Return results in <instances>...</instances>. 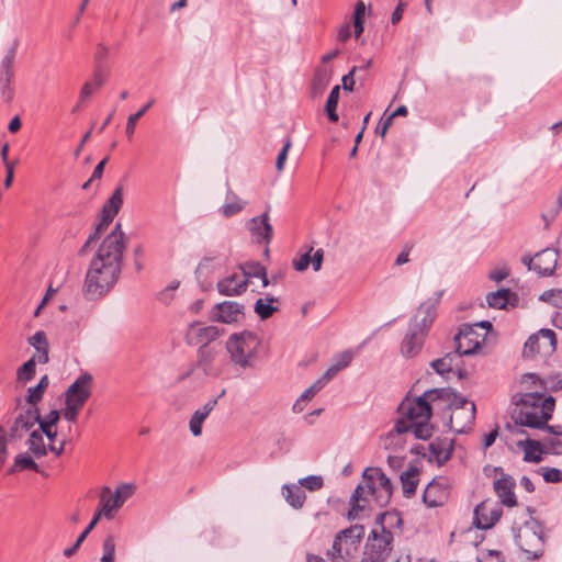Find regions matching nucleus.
<instances>
[{"instance_id": "a211bd4d", "label": "nucleus", "mask_w": 562, "mask_h": 562, "mask_svg": "<svg viewBox=\"0 0 562 562\" xmlns=\"http://www.w3.org/2000/svg\"><path fill=\"white\" fill-rule=\"evenodd\" d=\"M244 316V305L233 301L218 303L213 308V319L232 324L237 323Z\"/></svg>"}, {"instance_id": "7ed1b4c3", "label": "nucleus", "mask_w": 562, "mask_h": 562, "mask_svg": "<svg viewBox=\"0 0 562 562\" xmlns=\"http://www.w3.org/2000/svg\"><path fill=\"white\" fill-rule=\"evenodd\" d=\"M392 493V483L380 468L366 469L363 482L356 487L350 498L348 517L357 518L360 512L371 505V502L380 508L387 506Z\"/></svg>"}, {"instance_id": "7c9ffc66", "label": "nucleus", "mask_w": 562, "mask_h": 562, "mask_svg": "<svg viewBox=\"0 0 562 562\" xmlns=\"http://www.w3.org/2000/svg\"><path fill=\"white\" fill-rule=\"evenodd\" d=\"M22 470H33L37 473L46 475L43 471H41L38 464L34 461L33 457L27 452L19 453L15 459L13 465L9 469L8 473H14L16 471Z\"/></svg>"}, {"instance_id": "3c124183", "label": "nucleus", "mask_w": 562, "mask_h": 562, "mask_svg": "<svg viewBox=\"0 0 562 562\" xmlns=\"http://www.w3.org/2000/svg\"><path fill=\"white\" fill-rule=\"evenodd\" d=\"M412 429L415 437L418 439L426 440L431 437L432 428L429 426L428 422L412 423Z\"/></svg>"}, {"instance_id": "473e14b6", "label": "nucleus", "mask_w": 562, "mask_h": 562, "mask_svg": "<svg viewBox=\"0 0 562 562\" xmlns=\"http://www.w3.org/2000/svg\"><path fill=\"white\" fill-rule=\"evenodd\" d=\"M227 202L221 207V212L225 217H232L241 212L246 202L239 199L233 191L228 190L226 195Z\"/></svg>"}, {"instance_id": "09e8293b", "label": "nucleus", "mask_w": 562, "mask_h": 562, "mask_svg": "<svg viewBox=\"0 0 562 562\" xmlns=\"http://www.w3.org/2000/svg\"><path fill=\"white\" fill-rule=\"evenodd\" d=\"M59 419L60 413L57 409H53L44 417H42L41 414L38 413V420H36V424L38 425V427H56Z\"/></svg>"}, {"instance_id": "39448f33", "label": "nucleus", "mask_w": 562, "mask_h": 562, "mask_svg": "<svg viewBox=\"0 0 562 562\" xmlns=\"http://www.w3.org/2000/svg\"><path fill=\"white\" fill-rule=\"evenodd\" d=\"M452 390L449 387L431 389L417 398H405L397 411L412 423L429 422L432 415V404L450 403Z\"/></svg>"}, {"instance_id": "412c9836", "label": "nucleus", "mask_w": 562, "mask_h": 562, "mask_svg": "<svg viewBox=\"0 0 562 562\" xmlns=\"http://www.w3.org/2000/svg\"><path fill=\"white\" fill-rule=\"evenodd\" d=\"M222 334L223 330L214 325L204 327L191 325L190 333L188 335L189 344L207 346L211 341H214Z\"/></svg>"}, {"instance_id": "864d4df0", "label": "nucleus", "mask_w": 562, "mask_h": 562, "mask_svg": "<svg viewBox=\"0 0 562 562\" xmlns=\"http://www.w3.org/2000/svg\"><path fill=\"white\" fill-rule=\"evenodd\" d=\"M542 476L543 480L548 483H559L562 482V471L557 468H542Z\"/></svg>"}, {"instance_id": "f704fd0d", "label": "nucleus", "mask_w": 562, "mask_h": 562, "mask_svg": "<svg viewBox=\"0 0 562 562\" xmlns=\"http://www.w3.org/2000/svg\"><path fill=\"white\" fill-rule=\"evenodd\" d=\"M278 297L274 296H268L266 299H258L255 303V313L261 318V319H268L278 311L277 306H273L272 303L278 302Z\"/></svg>"}, {"instance_id": "6e6d98bb", "label": "nucleus", "mask_w": 562, "mask_h": 562, "mask_svg": "<svg viewBox=\"0 0 562 562\" xmlns=\"http://www.w3.org/2000/svg\"><path fill=\"white\" fill-rule=\"evenodd\" d=\"M313 248L311 247L310 250L303 255L300 256L299 259L293 260V267L296 271H304L308 268L311 263V251Z\"/></svg>"}, {"instance_id": "4d7b16f0", "label": "nucleus", "mask_w": 562, "mask_h": 562, "mask_svg": "<svg viewBox=\"0 0 562 562\" xmlns=\"http://www.w3.org/2000/svg\"><path fill=\"white\" fill-rule=\"evenodd\" d=\"M82 407L72 405V404H65V408L63 411V417L68 420L69 423H75L77 420L78 414Z\"/></svg>"}, {"instance_id": "4c0bfd02", "label": "nucleus", "mask_w": 562, "mask_h": 562, "mask_svg": "<svg viewBox=\"0 0 562 562\" xmlns=\"http://www.w3.org/2000/svg\"><path fill=\"white\" fill-rule=\"evenodd\" d=\"M459 356L456 353H447L445 357L440 359H436L431 361L430 366L431 368L440 375L445 376L446 374H449L453 370V360L454 358H458Z\"/></svg>"}, {"instance_id": "393cba45", "label": "nucleus", "mask_w": 562, "mask_h": 562, "mask_svg": "<svg viewBox=\"0 0 562 562\" xmlns=\"http://www.w3.org/2000/svg\"><path fill=\"white\" fill-rule=\"evenodd\" d=\"M517 446L525 452L524 461L540 463L543 460V446L541 441L527 438L526 440L518 441Z\"/></svg>"}, {"instance_id": "ddd939ff", "label": "nucleus", "mask_w": 562, "mask_h": 562, "mask_svg": "<svg viewBox=\"0 0 562 562\" xmlns=\"http://www.w3.org/2000/svg\"><path fill=\"white\" fill-rule=\"evenodd\" d=\"M450 497V484L448 479L439 476L434 479L423 493V502L428 507L445 505Z\"/></svg>"}, {"instance_id": "dca6fc26", "label": "nucleus", "mask_w": 562, "mask_h": 562, "mask_svg": "<svg viewBox=\"0 0 562 562\" xmlns=\"http://www.w3.org/2000/svg\"><path fill=\"white\" fill-rule=\"evenodd\" d=\"M490 505L491 504L485 501L475 507L473 525L477 529H490L499 520L502 508L497 506L490 508Z\"/></svg>"}, {"instance_id": "774afa93", "label": "nucleus", "mask_w": 562, "mask_h": 562, "mask_svg": "<svg viewBox=\"0 0 562 562\" xmlns=\"http://www.w3.org/2000/svg\"><path fill=\"white\" fill-rule=\"evenodd\" d=\"M339 371V367L331 364L318 380L326 385Z\"/></svg>"}, {"instance_id": "f8f14e48", "label": "nucleus", "mask_w": 562, "mask_h": 562, "mask_svg": "<svg viewBox=\"0 0 562 562\" xmlns=\"http://www.w3.org/2000/svg\"><path fill=\"white\" fill-rule=\"evenodd\" d=\"M458 356H470L476 352L484 341V335L474 329V326L463 324L454 337Z\"/></svg>"}, {"instance_id": "423d86ee", "label": "nucleus", "mask_w": 562, "mask_h": 562, "mask_svg": "<svg viewBox=\"0 0 562 562\" xmlns=\"http://www.w3.org/2000/svg\"><path fill=\"white\" fill-rule=\"evenodd\" d=\"M363 535L364 528L361 525H353L340 531L327 552L331 562H346L355 558Z\"/></svg>"}, {"instance_id": "a18cd8bd", "label": "nucleus", "mask_w": 562, "mask_h": 562, "mask_svg": "<svg viewBox=\"0 0 562 562\" xmlns=\"http://www.w3.org/2000/svg\"><path fill=\"white\" fill-rule=\"evenodd\" d=\"M35 367H36L35 357H32L26 362H24L22 367L19 368V370H18L19 380H23V381L32 380L35 375Z\"/></svg>"}, {"instance_id": "5fc2aeb1", "label": "nucleus", "mask_w": 562, "mask_h": 562, "mask_svg": "<svg viewBox=\"0 0 562 562\" xmlns=\"http://www.w3.org/2000/svg\"><path fill=\"white\" fill-rule=\"evenodd\" d=\"M291 146H292V140H291V138L288 137L284 140L283 147H282V149L280 150V153H279V155L277 157L276 168H277L278 171H282L283 170L284 164H285L286 158H288V153H289Z\"/></svg>"}, {"instance_id": "69168bd1", "label": "nucleus", "mask_w": 562, "mask_h": 562, "mask_svg": "<svg viewBox=\"0 0 562 562\" xmlns=\"http://www.w3.org/2000/svg\"><path fill=\"white\" fill-rule=\"evenodd\" d=\"M510 271L507 267L498 268L490 272V279L501 282L509 276Z\"/></svg>"}, {"instance_id": "a878e982", "label": "nucleus", "mask_w": 562, "mask_h": 562, "mask_svg": "<svg viewBox=\"0 0 562 562\" xmlns=\"http://www.w3.org/2000/svg\"><path fill=\"white\" fill-rule=\"evenodd\" d=\"M215 351L207 346H200L198 350V360L196 364L193 366L180 380L188 378L192 374L195 367L201 368L204 374H209L212 368V363L214 361Z\"/></svg>"}, {"instance_id": "603ef678", "label": "nucleus", "mask_w": 562, "mask_h": 562, "mask_svg": "<svg viewBox=\"0 0 562 562\" xmlns=\"http://www.w3.org/2000/svg\"><path fill=\"white\" fill-rule=\"evenodd\" d=\"M537 334L540 336V340L542 341L544 348H550L552 350L555 349L557 335L553 330L543 328L540 329Z\"/></svg>"}, {"instance_id": "c9c22d12", "label": "nucleus", "mask_w": 562, "mask_h": 562, "mask_svg": "<svg viewBox=\"0 0 562 562\" xmlns=\"http://www.w3.org/2000/svg\"><path fill=\"white\" fill-rule=\"evenodd\" d=\"M105 80H106V75L103 74L100 66H95V70L93 74V80L86 82L82 86L81 91H80V99L83 100L86 98H89L94 92V90L102 87V85L105 82Z\"/></svg>"}, {"instance_id": "c85d7f7f", "label": "nucleus", "mask_w": 562, "mask_h": 562, "mask_svg": "<svg viewBox=\"0 0 562 562\" xmlns=\"http://www.w3.org/2000/svg\"><path fill=\"white\" fill-rule=\"evenodd\" d=\"M123 204V187L119 186L112 195L108 199L101 210V214L106 216L108 221H113Z\"/></svg>"}, {"instance_id": "e2e57ef3", "label": "nucleus", "mask_w": 562, "mask_h": 562, "mask_svg": "<svg viewBox=\"0 0 562 562\" xmlns=\"http://www.w3.org/2000/svg\"><path fill=\"white\" fill-rule=\"evenodd\" d=\"M408 2H409V0H398V3L396 5V8L394 9L392 16H391L392 24H396L401 21L404 10L407 7Z\"/></svg>"}, {"instance_id": "1a4fd4ad", "label": "nucleus", "mask_w": 562, "mask_h": 562, "mask_svg": "<svg viewBox=\"0 0 562 562\" xmlns=\"http://www.w3.org/2000/svg\"><path fill=\"white\" fill-rule=\"evenodd\" d=\"M445 407L452 411L449 418L451 430L463 434L471 429L475 419V404L463 397H457L452 392L450 403H443Z\"/></svg>"}, {"instance_id": "6ab92c4d", "label": "nucleus", "mask_w": 562, "mask_h": 562, "mask_svg": "<svg viewBox=\"0 0 562 562\" xmlns=\"http://www.w3.org/2000/svg\"><path fill=\"white\" fill-rule=\"evenodd\" d=\"M247 227L250 231L251 235L255 237L257 243L269 244L271 241L273 236V229L269 222L268 212L261 214L260 216H256L249 220Z\"/></svg>"}, {"instance_id": "72a5a7b5", "label": "nucleus", "mask_w": 562, "mask_h": 562, "mask_svg": "<svg viewBox=\"0 0 562 562\" xmlns=\"http://www.w3.org/2000/svg\"><path fill=\"white\" fill-rule=\"evenodd\" d=\"M18 43L15 42L7 52L0 64V78L7 81L12 80L14 76L13 64L16 55Z\"/></svg>"}, {"instance_id": "6e6552de", "label": "nucleus", "mask_w": 562, "mask_h": 562, "mask_svg": "<svg viewBox=\"0 0 562 562\" xmlns=\"http://www.w3.org/2000/svg\"><path fill=\"white\" fill-rule=\"evenodd\" d=\"M516 544L527 554L528 559H538L543 553V533L541 525L531 519L515 532Z\"/></svg>"}, {"instance_id": "58836bf2", "label": "nucleus", "mask_w": 562, "mask_h": 562, "mask_svg": "<svg viewBox=\"0 0 562 562\" xmlns=\"http://www.w3.org/2000/svg\"><path fill=\"white\" fill-rule=\"evenodd\" d=\"M339 93H340V87L335 86L331 89V91L327 98L326 104H325V112L328 116V120L334 123L338 122V119H339V116L336 112L338 101H339Z\"/></svg>"}, {"instance_id": "cd10ccee", "label": "nucleus", "mask_w": 562, "mask_h": 562, "mask_svg": "<svg viewBox=\"0 0 562 562\" xmlns=\"http://www.w3.org/2000/svg\"><path fill=\"white\" fill-rule=\"evenodd\" d=\"M517 294L509 289H501L486 295L488 306L493 308H505L510 301H517Z\"/></svg>"}, {"instance_id": "0e129e2a", "label": "nucleus", "mask_w": 562, "mask_h": 562, "mask_svg": "<svg viewBox=\"0 0 562 562\" xmlns=\"http://www.w3.org/2000/svg\"><path fill=\"white\" fill-rule=\"evenodd\" d=\"M358 70L357 66H353L351 70L342 77V87L347 91H352L355 86V72Z\"/></svg>"}, {"instance_id": "de8ad7c7", "label": "nucleus", "mask_w": 562, "mask_h": 562, "mask_svg": "<svg viewBox=\"0 0 562 562\" xmlns=\"http://www.w3.org/2000/svg\"><path fill=\"white\" fill-rule=\"evenodd\" d=\"M544 348L538 334L531 335L525 342L524 353L526 356L535 355L540 352Z\"/></svg>"}, {"instance_id": "bf43d9fd", "label": "nucleus", "mask_w": 562, "mask_h": 562, "mask_svg": "<svg viewBox=\"0 0 562 562\" xmlns=\"http://www.w3.org/2000/svg\"><path fill=\"white\" fill-rule=\"evenodd\" d=\"M0 92L5 102H10L13 99L14 91L11 87V80L0 78Z\"/></svg>"}, {"instance_id": "4be33fe9", "label": "nucleus", "mask_w": 562, "mask_h": 562, "mask_svg": "<svg viewBox=\"0 0 562 562\" xmlns=\"http://www.w3.org/2000/svg\"><path fill=\"white\" fill-rule=\"evenodd\" d=\"M535 271L540 276H551L554 273L559 254L555 249L546 248L535 256Z\"/></svg>"}, {"instance_id": "f3484780", "label": "nucleus", "mask_w": 562, "mask_h": 562, "mask_svg": "<svg viewBox=\"0 0 562 562\" xmlns=\"http://www.w3.org/2000/svg\"><path fill=\"white\" fill-rule=\"evenodd\" d=\"M436 317V303L424 302L419 305L414 318L409 323V327L419 330L426 337L427 333Z\"/></svg>"}, {"instance_id": "9d476101", "label": "nucleus", "mask_w": 562, "mask_h": 562, "mask_svg": "<svg viewBox=\"0 0 562 562\" xmlns=\"http://www.w3.org/2000/svg\"><path fill=\"white\" fill-rule=\"evenodd\" d=\"M136 486L131 483L120 484L115 492L109 486H104L100 493V510L97 514L104 516L106 519H112L114 509L123 506V504L134 494Z\"/></svg>"}, {"instance_id": "8fccbe9b", "label": "nucleus", "mask_w": 562, "mask_h": 562, "mask_svg": "<svg viewBox=\"0 0 562 562\" xmlns=\"http://www.w3.org/2000/svg\"><path fill=\"white\" fill-rule=\"evenodd\" d=\"M301 486H304L308 491H318L324 485V480L321 475H310L299 481Z\"/></svg>"}, {"instance_id": "f257e3e1", "label": "nucleus", "mask_w": 562, "mask_h": 562, "mask_svg": "<svg viewBox=\"0 0 562 562\" xmlns=\"http://www.w3.org/2000/svg\"><path fill=\"white\" fill-rule=\"evenodd\" d=\"M125 247L122 224L116 223L113 231L100 244L90 262L83 284V294L87 299H100L115 285L122 271Z\"/></svg>"}, {"instance_id": "5701e85b", "label": "nucleus", "mask_w": 562, "mask_h": 562, "mask_svg": "<svg viewBox=\"0 0 562 562\" xmlns=\"http://www.w3.org/2000/svg\"><path fill=\"white\" fill-rule=\"evenodd\" d=\"M426 337L419 330H414L408 326V330L401 344V353L405 358H413L419 353Z\"/></svg>"}, {"instance_id": "2eb2a0df", "label": "nucleus", "mask_w": 562, "mask_h": 562, "mask_svg": "<svg viewBox=\"0 0 562 562\" xmlns=\"http://www.w3.org/2000/svg\"><path fill=\"white\" fill-rule=\"evenodd\" d=\"M494 471L501 474V477L494 481V490L501 503L507 507L517 505V498L514 493L516 482L513 476L503 472L502 468H495Z\"/></svg>"}, {"instance_id": "13d9d810", "label": "nucleus", "mask_w": 562, "mask_h": 562, "mask_svg": "<svg viewBox=\"0 0 562 562\" xmlns=\"http://www.w3.org/2000/svg\"><path fill=\"white\" fill-rule=\"evenodd\" d=\"M29 344L36 350L37 348L41 349L42 346L48 345L46 334L43 330L36 331L33 336L29 338Z\"/></svg>"}, {"instance_id": "c756f323", "label": "nucleus", "mask_w": 562, "mask_h": 562, "mask_svg": "<svg viewBox=\"0 0 562 562\" xmlns=\"http://www.w3.org/2000/svg\"><path fill=\"white\" fill-rule=\"evenodd\" d=\"M26 445L29 451L36 459H41L47 454L48 447L45 446L42 431H40L38 428L31 431Z\"/></svg>"}, {"instance_id": "c03bdc74", "label": "nucleus", "mask_w": 562, "mask_h": 562, "mask_svg": "<svg viewBox=\"0 0 562 562\" xmlns=\"http://www.w3.org/2000/svg\"><path fill=\"white\" fill-rule=\"evenodd\" d=\"M329 82V78L326 74L317 72L313 79L312 83V94L313 97H319L323 94L325 89L327 88Z\"/></svg>"}, {"instance_id": "4468645a", "label": "nucleus", "mask_w": 562, "mask_h": 562, "mask_svg": "<svg viewBox=\"0 0 562 562\" xmlns=\"http://www.w3.org/2000/svg\"><path fill=\"white\" fill-rule=\"evenodd\" d=\"M38 420V407L30 406L21 412L15 418L9 430V437L12 440L22 439L26 432L34 430Z\"/></svg>"}, {"instance_id": "37998d69", "label": "nucleus", "mask_w": 562, "mask_h": 562, "mask_svg": "<svg viewBox=\"0 0 562 562\" xmlns=\"http://www.w3.org/2000/svg\"><path fill=\"white\" fill-rule=\"evenodd\" d=\"M115 559V540L114 536L109 535L103 541V555L101 562H114Z\"/></svg>"}, {"instance_id": "0eeeda50", "label": "nucleus", "mask_w": 562, "mask_h": 562, "mask_svg": "<svg viewBox=\"0 0 562 562\" xmlns=\"http://www.w3.org/2000/svg\"><path fill=\"white\" fill-rule=\"evenodd\" d=\"M393 533L383 524L380 531L373 529L366 541L360 562H385L393 549Z\"/></svg>"}, {"instance_id": "338daca9", "label": "nucleus", "mask_w": 562, "mask_h": 562, "mask_svg": "<svg viewBox=\"0 0 562 562\" xmlns=\"http://www.w3.org/2000/svg\"><path fill=\"white\" fill-rule=\"evenodd\" d=\"M108 55H109V48L103 44H99L97 46V50L94 53V59H95L97 66L101 67V63L108 57Z\"/></svg>"}, {"instance_id": "f03ea898", "label": "nucleus", "mask_w": 562, "mask_h": 562, "mask_svg": "<svg viewBox=\"0 0 562 562\" xmlns=\"http://www.w3.org/2000/svg\"><path fill=\"white\" fill-rule=\"evenodd\" d=\"M531 381L532 384L539 383V389L525 393L513 395L512 401L516 405L513 414L515 425L533 429L546 430L557 437H562L561 425H548L552 418L555 400L552 396L544 397L547 386L535 373L522 375V383Z\"/></svg>"}, {"instance_id": "b1692460", "label": "nucleus", "mask_w": 562, "mask_h": 562, "mask_svg": "<svg viewBox=\"0 0 562 562\" xmlns=\"http://www.w3.org/2000/svg\"><path fill=\"white\" fill-rule=\"evenodd\" d=\"M247 289V278L233 273L217 282V290L222 295H239Z\"/></svg>"}, {"instance_id": "49530a36", "label": "nucleus", "mask_w": 562, "mask_h": 562, "mask_svg": "<svg viewBox=\"0 0 562 562\" xmlns=\"http://www.w3.org/2000/svg\"><path fill=\"white\" fill-rule=\"evenodd\" d=\"M543 446V454H554V456H561L562 454V441L560 439L555 438H547L541 442Z\"/></svg>"}, {"instance_id": "ea45409f", "label": "nucleus", "mask_w": 562, "mask_h": 562, "mask_svg": "<svg viewBox=\"0 0 562 562\" xmlns=\"http://www.w3.org/2000/svg\"><path fill=\"white\" fill-rule=\"evenodd\" d=\"M154 103H155V99H150L137 112H135L134 114H131L127 117L125 133L130 139H132V137L135 133V127H136L138 117H143L145 115V113L154 105Z\"/></svg>"}, {"instance_id": "20e7f679", "label": "nucleus", "mask_w": 562, "mask_h": 562, "mask_svg": "<svg viewBox=\"0 0 562 562\" xmlns=\"http://www.w3.org/2000/svg\"><path fill=\"white\" fill-rule=\"evenodd\" d=\"M262 339L256 333L243 330L232 334L226 340L231 362L239 369H254Z\"/></svg>"}, {"instance_id": "bb28decb", "label": "nucleus", "mask_w": 562, "mask_h": 562, "mask_svg": "<svg viewBox=\"0 0 562 562\" xmlns=\"http://www.w3.org/2000/svg\"><path fill=\"white\" fill-rule=\"evenodd\" d=\"M282 495L284 496L286 503L294 509L302 508L306 499L305 492L301 486L295 484L283 485Z\"/></svg>"}, {"instance_id": "79ce46f5", "label": "nucleus", "mask_w": 562, "mask_h": 562, "mask_svg": "<svg viewBox=\"0 0 562 562\" xmlns=\"http://www.w3.org/2000/svg\"><path fill=\"white\" fill-rule=\"evenodd\" d=\"M265 267L257 261H248L240 266L241 274L240 277L247 278V282L250 278H259L263 276Z\"/></svg>"}, {"instance_id": "680f3d73", "label": "nucleus", "mask_w": 562, "mask_h": 562, "mask_svg": "<svg viewBox=\"0 0 562 562\" xmlns=\"http://www.w3.org/2000/svg\"><path fill=\"white\" fill-rule=\"evenodd\" d=\"M325 385L316 380L310 387L302 393V400L311 401Z\"/></svg>"}, {"instance_id": "aec40b11", "label": "nucleus", "mask_w": 562, "mask_h": 562, "mask_svg": "<svg viewBox=\"0 0 562 562\" xmlns=\"http://www.w3.org/2000/svg\"><path fill=\"white\" fill-rule=\"evenodd\" d=\"M453 449V439L447 437H437L429 443L430 460H434L439 465H442L451 458Z\"/></svg>"}, {"instance_id": "e433bc0d", "label": "nucleus", "mask_w": 562, "mask_h": 562, "mask_svg": "<svg viewBox=\"0 0 562 562\" xmlns=\"http://www.w3.org/2000/svg\"><path fill=\"white\" fill-rule=\"evenodd\" d=\"M49 380L47 375L41 378L40 382L27 390L26 402L34 407H37L36 404L43 398L44 392L48 387Z\"/></svg>"}, {"instance_id": "052dcab7", "label": "nucleus", "mask_w": 562, "mask_h": 562, "mask_svg": "<svg viewBox=\"0 0 562 562\" xmlns=\"http://www.w3.org/2000/svg\"><path fill=\"white\" fill-rule=\"evenodd\" d=\"M353 353L351 351H344L335 358L334 364L339 367V370H342L351 363Z\"/></svg>"}, {"instance_id": "a19ab883", "label": "nucleus", "mask_w": 562, "mask_h": 562, "mask_svg": "<svg viewBox=\"0 0 562 562\" xmlns=\"http://www.w3.org/2000/svg\"><path fill=\"white\" fill-rule=\"evenodd\" d=\"M100 519V514H95L90 524L86 527V529L80 533V536L77 538L76 542L70 547L64 550V555L66 558H70L76 553V551L79 549L81 543L85 541V539L88 537V535L93 530V528L97 526L98 521Z\"/></svg>"}, {"instance_id": "9b49d317", "label": "nucleus", "mask_w": 562, "mask_h": 562, "mask_svg": "<svg viewBox=\"0 0 562 562\" xmlns=\"http://www.w3.org/2000/svg\"><path fill=\"white\" fill-rule=\"evenodd\" d=\"M93 376L89 372L80 374L66 390L65 404L83 407L92 394Z\"/></svg>"}, {"instance_id": "2f4dec72", "label": "nucleus", "mask_w": 562, "mask_h": 562, "mask_svg": "<svg viewBox=\"0 0 562 562\" xmlns=\"http://www.w3.org/2000/svg\"><path fill=\"white\" fill-rule=\"evenodd\" d=\"M418 470L416 468H409L401 474V482L403 487V494L405 497L411 498L416 493L418 485Z\"/></svg>"}]
</instances>
